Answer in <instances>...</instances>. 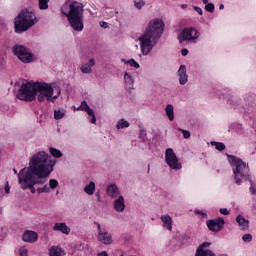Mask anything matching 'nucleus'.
<instances>
[{
    "mask_svg": "<svg viewBox=\"0 0 256 256\" xmlns=\"http://www.w3.org/2000/svg\"><path fill=\"white\" fill-rule=\"evenodd\" d=\"M212 147H215L217 151H225V143L223 142H211Z\"/></svg>",
    "mask_w": 256,
    "mask_h": 256,
    "instance_id": "7c9ffc66",
    "label": "nucleus"
},
{
    "mask_svg": "<svg viewBox=\"0 0 256 256\" xmlns=\"http://www.w3.org/2000/svg\"><path fill=\"white\" fill-rule=\"evenodd\" d=\"M36 23L37 17L34 12L22 10L14 21L15 31L17 33H25V31H29Z\"/></svg>",
    "mask_w": 256,
    "mask_h": 256,
    "instance_id": "423d86ee",
    "label": "nucleus"
},
{
    "mask_svg": "<svg viewBox=\"0 0 256 256\" xmlns=\"http://www.w3.org/2000/svg\"><path fill=\"white\" fill-rule=\"evenodd\" d=\"M39 239V234L35 231L27 230L22 235V241L25 243H35Z\"/></svg>",
    "mask_w": 256,
    "mask_h": 256,
    "instance_id": "4468645a",
    "label": "nucleus"
},
{
    "mask_svg": "<svg viewBox=\"0 0 256 256\" xmlns=\"http://www.w3.org/2000/svg\"><path fill=\"white\" fill-rule=\"evenodd\" d=\"M202 3H203L204 5H209V0H202Z\"/></svg>",
    "mask_w": 256,
    "mask_h": 256,
    "instance_id": "864d4df0",
    "label": "nucleus"
},
{
    "mask_svg": "<svg viewBox=\"0 0 256 256\" xmlns=\"http://www.w3.org/2000/svg\"><path fill=\"white\" fill-rule=\"evenodd\" d=\"M65 250L60 246H51L49 248V256H64Z\"/></svg>",
    "mask_w": 256,
    "mask_h": 256,
    "instance_id": "412c9836",
    "label": "nucleus"
},
{
    "mask_svg": "<svg viewBox=\"0 0 256 256\" xmlns=\"http://www.w3.org/2000/svg\"><path fill=\"white\" fill-rule=\"evenodd\" d=\"M242 241L244 243H251V241H253V235H251V234H244L242 236Z\"/></svg>",
    "mask_w": 256,
    "mask_h": 256,
    "instance_id": "c9c22d12",
    "label": "nucleus"
},
{
    "mask_svg": "<svg viewBox=\"0 0 256 256\" xmlns=\"http://www.w3.org/2000/svg\"><path fill=\"white\" fill-rule=\"evenodd\" d=\"M95 225H97L98 233H101V231L103 232V231H106V230H107V229H105V228H101V224H99V223H97V222H95Z\"/></svg>",
    "mask_w": 256,
    "mask_h": 256,
    "instance_id": "49530a36",
    "label": "nucleus"
},
{
    "mask_svg": "<svg viewBox=\"0 0 256 256\" xmlns=\"http://www.w3.org/2000/svg\"><path fill=\"white\" fill-rule=\"evenodd\" d=\"M181 55H183V57H186V55H189V50L186 49V48H183V49L181 50Z\"/></svg>",
    "mask_w": 256,
    "mask_h": 256,
    "instance_id": "de8ad7c7",
    "label": "nucleus"
},
{
    "mask_svg": "<svg viewBox=\"0 0 256 256\" xmlns=\"http://www.w3.org/2000/svg\"><path fill=\"white\" fill-rule=\"evenodd\" d=\"M227 157L228 163L233 171L234 183L236 185H241L242 183H245V181L250 180L251 172L249 164L235 155H228Z\"/></svg>",
    "mask_w": 256,
    "mask_h": 256,
    "instance_id": "39448f33",
    "label": "nucleus"
},
{
    "mask_svg": "<svg viewBox=\"0 0 256 256\" xmlns=\"http://www.w3.org/2000/svg\"><path fill=\"white\" fill-rule=\"evenodd\" d=\"M128 65H130V67H134V69H139L140 67L139 62L135 61L133 58L128 60Z\"/></svg>",
    "mask_w": 256,
    "mask_h": 256,
    "instance_id": "4c0bfd02",
    "label": "nucleus"
},
{
    "mask_svg": "<svg viewBox=\"0 0 256 256\" xmlns=\"http://www.w3.org/2000/svg\"><path fill=\"white\" fill-rule=\"evenodd\" d=\"M37 93H39V103H43L45 100L49 103H55V100L61 96V86L57 83L26 81L18 90L17 97L20 101H35Z\"/></svg>",
    "mask_w": 256,
    "mask_h": 256,
    "instance_id": "f03ea898",
    "label": "nucleus"
},
{
    "mask_svg": "<svg viewBox=\"0 0 256 256\" xmlns=\"http://www.w3.org/2000/svg\"><path fill=\"white\" fill-rule=\"evenodd\" d=\"M206 226L212 233H219V231H223V228L225 227V219L219 217L214 220H207Z\"/></svg>",
    "mask_w": 256,
    "mask_h": 256,
    "instance_id": "9d476101",
    "label": "nucleus"
},
{
    "mask_svg": "<svg viewBox=\"0 0 256 256\" xmlns=\"http://www.w3.org/2000/svg\"><path fill=\"white\" fill-rule=\"evenodd\" d=\"M49 187L50 189H57V187H59V181H57L56 179H50Z\"/></svg>",
    "mask_w": 256,
    "mask_h": 256,
    "instance_id": "f704fd0d",
    "label": "nucleus"
},
{
    "mask_svg": "<svg viewBox=\"0 0 256 256\" xmlns=\"http://www.w3.org/2000/svg\"><path fill=\"white\" fill-rule=\"evenodd\" d=\"M219 9H220V11H223V9H225V5L220 4Z\"/></svg>",
    "mask_w": 256,
    "mask_h": 256,
    "instance_id": "5fc2aeb1",
    "label": "nucleus"
},
{
    "mask_svg": "<svg viewBox=\"0 0 256 256\" xmlns=\"http://www.w3.org/2000/svg\"><path fill=\"white\" fill-rule=\"evenodd\" d=\"M12 52L22 63H33V61H35L33 53L24 45L15 44L12 48Z\"/></svg>",
    "mask_w": 256,
    "mask_h": 256,
    "instance_id": "0eeeda50",
    "label": "nucleus"
},
{
    "mask_svg": "<svg viewBox=\"0 0 256 256\" xmlns=\"http://www.w3.org/2000/svg\"><path fill=\"white\" fill-rule=\"evenodd\" d=\"M84 191L87 195H93L95 193V182L90 181L85 187Z\"/></svg>",
    "mask_w": 256,
    "mask_h": 256,
    "instance_id": "bb28decb",
    "label": "nucleus"
},
{
    "mask_svg": "<svg viewBox=\"0 0 256 256\" xmlns=\"http://www.w3.org/2000/svg\"><path fill=\"white\" fill-rule=\"evenodd\" d=\"M49 151L51 153V156L55 157L56 159L63 157V153H61L59 150H57L55 148H49Z\"/></svg>",
    "mask_w": 256,
    "mask_h": 256,
    "instance_id": "473e14b6",
    "label": "nucleus"
},
{
    "mask_svg": "<svg viewBox=\"0 0 256 256\" xmlns=\"http://www.w3.org/2000/svg\"><path fill=\"white\" fill-rule=\"evenodd\" d=\"M194 10L199 13L200 15H203V9L199 6H193Z\"/></svg>",
    "mask_w": 256,
    "mask_h": 256,
    "instance_id": "a18cd8bd",
    "label": "nucleus"
},
{
    "mask_svg": "<svg viewBox=\"0 0 256 256\" xmlns=\"http://www.w3.org/2000/svg\"><path fill=\"white\" fill-rule=\"evenodd\" d=\"M95 195L97 196L98 201H101V194L99 192H96Z\"/></svg>",
    "mask_w": 256,
    "mask_h": 256,
    "instance_id": "603ef678",
    "label": "nucleus"
},
{
    "mask_svg": "<svg viewBox=\"0 0 256 256\" xmlns=\"http://www.w3.org/2000/svg\"><path fill=\"white\" fill-rule=\"evenodd\" d=\"M4 191V192H3ZM11 193V186L9 185V181L5 183L4 189L0 188V197H4L5 194L9 195Z\"/></svg>",
    "mask_w": 256,
    "mask_h": 256,
    "instance_id": "c85d7f7f",
    "label": "nucleus"
},
{
    "mask_svg": "<svg viewBox=\"0 0 256 256\" xmlns=\"http://www.w3.org/2000/svg\"><path fill=\"white\" fill-rule=\"evenodd\" d=\"M211 242L202 243L196 250L195 256H217L213 251L209 250Z\"/></svg>",
    "mask_w": 256,
    "mask_h": 256,
    "instance_id": "f8f14e48",
    "label": "nucleus"
},
{
    "mask_svg": "<svg viewBox=\"0 0 256 256\" xmlns=\"http://www.w3.org/2000/svg\"><path fill=\"white\" fill-rule=\"evenodd\" d=\"M194 213H196V215H200L201 219H207V213H205L201 210H195Z\"/></svg>",
    "mask_w": 256,
    "mask_h": 256,
    "instance_id": "79ce46f5",
    "label": "nucleus"
},
{
    "mask_svg": "<svg viewBox=\"0 0 256 256\" xmlns=\"http://www.w3.org/2000/svg\"><path fill=\"white\" fill-rule=\"evenodd\" d=\"M165 161L168 167H170V169H172L173 171H179L183 169V164L181 163V161H179L177 154H175L172 148L166 149Z\"/></svg>",
    "mask_w": 256,
    "mask_h": 256,
    "instance_id": "1a4fd4ad",
    "label": "nucleus"
},
{
    "mask_svg": "<svg viewBox=\"0 0 256 256\" xmlns=\"http://www.w3.org/2000/svg\"><path fill=\"white\" fill-rule=\"evenodd\" d=\"M205 9L208 11V13H215V4L208 3L205 5Z\"/></svg>",
    "mask_w": 256,
    "mask_h": 256,
    "instance_id": "e433bc0d",
    "label": "nucleus"
},
{
    "mask_svg": "<svg viewBox=\"0 0 256 256\" xmlns=\"http://www.w3.org/2000/svg\"><path fill=\"white\" fill-rule=\"evenodd\" d=\"M179 83L180 85H186L189 81V76L187 75V66L181 65L178 69Z\"/></svg>",
    "mask_w": 256,
    "mask_h": 256,
    "instance_id": "2eb2a0df",
    "label": "nucleus"
},
{
    "mask_svg": "<svg viewBox=\"0 0 256 256\" xmlns=\"http://www.w3.org/2000/svg\"><path fill=\"white\" fill-rule=\"evenodd\" d=\"M236 223H238L240 231H249V220L245 219L242 215L236 217Z\"/></svg>",
    "mask_w": 256,
    "mask_h": 256,
    "instance_id": "f3484780",
    "label": "nucleus"
},
{
    "mask_svg": "<svg viewBox=\"0 0 256 256\" xmlns=\"http://www.w3.org/2000/svg\"><path fill=\"white\" fill-rule=\"evenodd\" d=\"M13 171L15 175H19V173L17 172V169L14 168Z\"/></svg>",
    "mask_w": 256,
    "mask_h": 256,
    "instance_id": "6e6d98bb",
    "label": "nucleus"
},
{
    "mask_svg": "<svg viewBox=\"0 0 256 256\" xmlns=\"http://www.w3.org/2000/svg\"><path fill=\"white\" fill-rule=\"evenodd\" d=\"M199 31L195 27H187L178 35L179 43H195L199 39Z\"/></svg>",
    "mask_w": 256,
    "mask_h": 256,
    "instance_id": "6e6552de",
    "label": "nucleus"
},
{
    "mask_svg": "<svg viewBox=\"0 0 256 256\" xmlns=\"http://www.w3.org/2000/svg\"><path fill=\"white\" fill-rule=\"evenodd\" d=\"M100 27H102L103 29H107V27H109V24L105 21L100 22Z\"/></svg>",
    "mask_w": 256,
    "mask_h": 256,
    "instance_id": "09e8293b",
    "label": "nucleus"
},
{
    "mask_svg": "<svg viewBox=\"0 0 256 256\" xmlns=\"http://www.w3.org/2000/svg\"><path fill=\"white\" fill-rule=\"evenodd\" d=\"M134 7L135 9H138V11H141L146 5L145 0H134Z\"/></svg>",
    "mask_w": 256,
    "mask_h": 256,
    "instance_id": "c756f323",
    "label": "nucleus"
},
{
    "mask_svg": "<svg viewBox=\"0 0 256 256\" xmlns=\"http://www.w3.org/2000/svg\"><path fill=\"white\" fill-rule=\"evenodd\" d=\"M139 137L143 143L147 141V130H140Z\"/></svg>",
    "mask_w": 256,
    "mask_h": 256,
    "instance_id": "58836bf2",
    "label": "nucleus"
},
{
    "mask_svg": "<svg viewBox=\"0 0 256 256\" xmlns=\"http://www.w3.org/2000/svg\"><path fill=\"white\" fill-rule=\"evenodd\" d=\"M95 66V59L91 58L88 63L83 64L80 68V70L83 73H91V71H93V67Z\"/></svg>",
    "mask_w": 256,
    "mask_h": 256,
    "instance_id": "4be33fe9",
    "label": "nucleus"
},
{
    "mask_svg": "<svg viewBox=\"0 0 256 256\" xmlns=\"http://www.w3.org/2000/svg\"><path fill=\"white\" fill-rule=\"evenodd\" d=\"M19 255L20 256H29V250L27 249V247H25V246L20 247Z\"/></svg>",
    "mask_w": 256,
    "mask_h": 256,
    "instance_id": "ea45409f",
    "label": "nucleus"
},
{
    "mask_svg": "<svg viewBox=\"0 0 256 256\" xmlns=\"http://www.w3.org/2000/svg\"><path fill=\"white\" fill-rule=\"evenodd\" d=\"M55 160L51 159L45 151L37 152L29 161V167L23 168L18 174V183L24 191L30 189L31 193H37L35 185H45L47 177L53 173Z\"/></svg>",
    "mask_w": 256,
    "mask_h": 256,
    "instance_id": "f257e3e1",
    "label": "nucleus"
},
{
    "mask_svg": "<svg viewBox=\"0 0 256 256\" xmlns=\"http://www.w3.org/2000/svg\"><path fill=\"white\" fill-rule=\"evenodd\" d=\"M164 31L165 22L162 19L155 18L149 21L144 32L138 38L142 55L147 56L153 51L161 37H163Z\"/></svg>",
    "mask_w": 256,
    "mask_h": 256,
    "instance_id": "7ed1b4c3",
    "label": "nucleus"
},
{
    "mask_svg": "<svg viewBox=\"0 0 256 256\" xmlns=\"http://www.w3.org/2000/svg\"><path fill=\"white\" fill-rule=\"evenodd\" d=\"M65 115H67V110H65L63 108L54 110V119H56V121L63 119V117H65Z\"/></svg>",
    "mask_w": 256,
    "mask_h": 256,
    "instance_id": "393cba45",
    "label": "nucleus"
},
{
    "mask_svg": "<svg viewBox=\"0 0 256 256\" xmlns=\"http://www.w3.org/2000/svg\"><path fill=\"white\" fill-rule=\"evenodd\" d=\"M124 83L128 91H131V89H133V85L135 84V79L133 78V75H131V73H128V72L124 73Z\"/></svg>",
    "mask_w": 256,
    "mask_h": 256,
    "instance_id": "aec40b11",
    "label": "nucleus"
},
{
    "mask_svg": "<svg viewBox=\"0 0 256 256\" xmlns=\"http://www.w3.org/2000/svg\"><path fill=\"white\" fill-rule=\"evenodd\" d=\"M162 223H163V228L167 229V231H173V218L169 216V214L162 215L160 217Z\"/></svg>",
    "mask_w": 256,
    "mask_h": 256,
    "instance_id": "dca6fc26",
    "label": "nucleus"
},
{
    "mask_svg": "<svg viewBox=\"0 0 256 256\" xmlns=\"http://www.w3.org/2000/svg\"><path fill=\"white\" fill-rule=\"evenodd\" d=\"M165 111L169 121H175V107L172 104H168Z\"/></svg>",
    "mask_w": 256,
    "mask_h": 256,
    "instance_id": "b1692460",
    "label": "nucleus"
},
{
    "mask_svg": "<svg viewBox=\"0 0 256 256\" xmlns=\"http://www.w3.org/2000/svg\"><path fill=\"white\" fill-rule=\"evenodd\" d=\"M182 9H187V4H183Z\"/></svg>",
    "mask_w": 256,
    "mask_h": 256,
    "instance_id": "4d7b16f0",
    "label": "nucleus"
},
{
    "mask_svg": "<svg viewBox=\"0 0 256 256\" xmlns=\"http://www.w3.org/2000/svg\"><path fill=\"white\" fill-rule=\"evenodd\" d=\"M230 133H241L243 131V125L239 123H232L229 125V130Z\"/></svg>",
    "mask_w": 256,
    "mask_h": 256,
    "instance_id": "a878e982",
    "label": "nucleus"
},
{
    "mask_svg": "<svg viewBox=\"0 0 256 256\" xmlns=\"http://www.w3.org/2000/svg\"><path fill=\"white\" fill-rule=\"evenodd\" d=\"M77 111H85V113H87V115L91 117L90 123H92V125H95L97 123L95 112L91 107H89V104H87V101H82L81 105L77 108Z\"/></svg>",
    "mask_w": 256,
    "mask_h": 256,
    "instance_id": "9b49d317",
    "label": "nucleus"
},
{
    "mask_svg": "<svg viewBox=\"0 0 256 256\" xmlns=\"http://www.w3.org/2000/svg\"><path fill=\"white\" fill-rule=\"evenodd\" d=\"M97 239L99 243H102V245H111V243H113V235H111L107 230L98 233Z\"/></svg>",
    "mask_w": 256,
    "mask_h": 256,
    "instance_id": "ddd939ff",
    "label": "nucleus"
},
{
    "mask_svg": "<svg viewBox=\"0 0 256 256\" xmlns=\"http://www.w3.org/2000/svg\"><path fill=\"white\" fill-rule=\"evenodd\" d=\"M114 209L117 213H123L125 211V198L123 196H119L114 201Z\"/></svg>",
    "mask_w": 256,
    "mask_h": 256,
    "instance_id": "6ab92c4d",
    "label": "nucleus"
},
{
    "mask_svg": "<svg viewBox=\"0 0 256 256\" xmlns=\"http://www.w3.org/2000/svg\"><path fill=\"white\" fill-rule=\"evenodd\" d=\"M183 133V137L184 139H189V137H191V132L187 131V130H181Z\"/></svg>",
    "mask_w": 256,
    "mask_h": 256,
    "instance_id": "c03bdc74",
    "label": "nucleus"
},
{
    "mask_svg": "<svg viewBox=\"0 0 256 256\" xmlns=\"http://www.w3.org/2000/svg\"><path fill=\"white\" fill-rule=\"evenodd\" d=\"M121 61H122V63H125L126 65H129V60H127L125 58H122Z\"/></svg>",
    "mask_w": 256,
    "mask_h": 256,
    "instance_id": "3c124183",
    "label": "nucleus"
},
{
    "mask_svg": "<svg viewBox=\"0 0 256 256\" xmlns=\"http://www.w3.org/2000/svg\"><path fill=\"white\" fill-rule=\"evenodd\" d=\"M248 181L250 183V193L252 195H256V188H255V185H253V180H251V178H250V180H248Z\"/></svg>",
    "mask_w": 256,
    "mask_h": 256,
    "instance_id": "a19ab883",
    "label": "nucleus"
},
{
    "mask_svg": "<svg viewBox=\"0 0 256 256\" xmlns=\"http://www.w3.org/2000/svg\"><path fill=\"white\" fill-rule=\"evenodd\" d=\"M83 11V4L77 1L70 4L65 3L61 7V14L67 17L74 31H83Z\"/></svg>",
    "mask_w": 256,
    "mask_h": 256,
    "instance_id": "20e7f679",
    "label": "nucleus"
},
{
    "mask_svg": "<svg viewBox=\"0 0 256 256\" xmlns=\"http://www.w3.org/2000/svg\"><path fill=\"white\" fill-rule=\"evenodd\" d=\"M51 192V188L49 187V185H44L41 188H37V193L38 195H41V193H50Z\"/></svg>",
    "mask_w": 256,
    "mask_h": 256,
    "instance_id": "72a5a7b5",
    "label": "nucleus"
},
{
    "mask_svg": "<svg viewBox=\"0 0 256 256\" xmlns=\"http://www.w3.org/2000/svg\"><path fill=\"white\" fill-rule=\"evenodd\" d=\"M39 9L41 11L49 9V0H39Z\"/></svg>",
    "mask_w": 256,
    "mask_h": 256,
    "instance_id": "2f4dec72",
    "label": "nucleus"
},
{
    "mask_svg": "<svg viewBox=\"0 0 256 256\" xmlns=\"http://www.w3.org/2000/svg\"><path fill=\"white\" fill-rule=\"evenodd\" d=\"M220 213L221 215H231V211H229V209L227 208H220Z\"/></svg>",
    "mask_w": 256,
    "mask_h": 256,
    "instance_id": "37998d69",
    "label": "nucleus"
},
{
    "mask_svg": "<svg viewBox=\"0 0 256 256\" xmlns=\"http://www.w3.org/2000/svg\"><path fill=\"white\" fill-rule=\"evenodd\" d=\"M107 193L109 195V197H112L113 199H115L116 197H119V188L117 187V185L114 184H110L107 187Z\"/></svg>",
    "mask_w": 256,
    "mask_h": 256,
    "instance_id": "5701e85b",
    "label": "nucleus"
},
{
    "mask_svg": "<svg viewBox=\"0 0 256 256\" xmlns=\"http://www.w3.org/2000/svg\"><path fill=\"white\" fill-rule=\"evenodd\" d=\"M53 231H60V233H63L64 235H69V233H71V228H69L65 222H61L54 224Z\"/></svg>",
    "mask_w": 256,
    "mask_h": 256,
    "instance_id": "a211bd4d",
    "label": "nucleus"
},
{
    "mask_svg": "<svg viewBox=\"0 0 256 256\" xmlns=\"http://www.w3.org/2000/svg\"><path fill=\"white\" fill-rule=\"evenodd\" d=\"M129 121L125 120V119H120L118 120V122L116 123V129H127V127H129Z\"/></svg>",
    "mask_w": 256,
    "mask_h": 256,
    "instance_id": "cd10ccee",
    "label": "nucleus"
},
{
    "mask_svg": "<svg viewBox=\"0 0 256 256\" xmlns=\"http://www.w3.org/2000/svg\"><path fill=\"white\" fill-rule=\"evenodd\" d=\"M151 171V165H148V173Z\"/></svg>",
    "mask_w": 256,
    "mask_h": 256,
    "instance_id": "13d9d810",
    "label": "nucleus"
},
{
    "mask_svg": "<svg viewBox=\"0 0 256 256\" xmlns=\"http://www.w3.org/2000/svg\"><path fill=\"white\" fill-rule=\"evenodd\" d=\"M97 256H109V254H107V251H102V252H99Z\"/></svg>",
    "mask_w": 256,
    "mask_h": 256,
    "instance_id": "8fccbe9b",
    "label": "nucleus"
}]
</instances>
